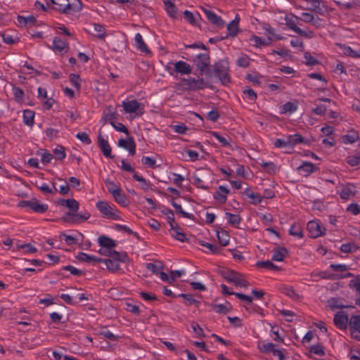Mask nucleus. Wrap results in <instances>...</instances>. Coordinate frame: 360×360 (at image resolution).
<instances>
[{"label":"nucleus","instance_id":"nucleus-1","mask_svg":"<svg viewBox=\"0 0 360 360\" xmlns=\"http://www.w3.org/2000/svg\"><path fill=\"white\" fill-rule=\"evenodd\" d=\"M58 205L65 207L69 210V212L65 213L63 216V219L65 221L71 223H80L87 220L90 217L89 213L84 214L81 213H77L79 210V202L73 199H59L58 201Z\"/></svg>","mask_w":360,"mask_h":360},{"label":"nucleus","instance_id":"nucleus-2","mask_svg":"<svg viewBox=\"0 0 360 360\" xmlns=\"http://www.w3.org/2000/svg\"><path fill=\"white\" fill-rule=\"evenodd\" d=\"M53 9L65 15H73L82 8L80 0H50Z\"/></svg>","mask_w":360,"mask_h":360},{"label":"nucleus","instance_id":"nucleus-3","mask_svg":"<svg viewBox=\"0 0 360 360\" xmlns=\"http://www.w3.org/2000/svg\"><path fill=\"white\" fill-rule=\"evenodd\" d=\"M96 207L99 211L101 215L105 219L110 220L121 219L120 212L111 202L106 200H98L96 202Z\"/></svg>","mask_w":360,"mask_h":360},{"label":"nucleus","instance_id":"nucleus-4","mask_svg":"<svg viewBox=\"0 0 360 360\" xmlns=\"http://www.w3.org/2000/svg\"><path fill=\"white\" fill-rule=\"evenodd\" d=\"M221 276L228 283H233L236 286L245 288L249 286L248 281L238 272L233 270H226L222 272Z\"/></svg>","mask_w":360,"mask_h":360},{"label":"nucleus","instance_id":"nucleus-5","mask_svg":"<svg viewBox=\"0 0 360 360\" xmlns=\"http://www.w3.org/2000/svg\"><path fill=\"white\" fill-rule=\"evenodd\" d=\"M122 106L126 113L134 114L137 117L141 116L145 112L144 105L136 99H126L122 102Z\"/></svg>","mask_w":360,"mask_h":360},{"label":"nucleus","instance_id":"nucleus-6","mask_svg":"<svg viewBox=\"0 0 360 360\" xmlns=\"http://www.w3.org/2000/svg\"><path fill=\"white\" fill-rule=\"evenodd\" d=\"M228 71L229 63L225 60H219L214 65L215 76L224 85L229 84L231 81Z\"/></svg>","mask_w":360,"mask_h":360},{"label":"nucleus","instance_id":"nucleus-7","mask_svg":"<svg viewBox=\"0 0 360 360\" xmlns=\"http://www.w3.org/2000/svg\"><path fill=\"white\" fill-rule=\"evenodd\" d=\"M309 236L318 238L325 233L326 229L318 220H311L308 222L307 226Z\"/></svg>","mask_w":360,"mask_h":360},{"label":"nucleus","instance_id":"nucleus-8","mask_svg":"<svg viewBox=\"0 0 360 360\" xmlns=\"http://www.w3.org/2000/svg\"><path fill=\"white\" fill-rule=\"evenodd\" d=\"M195 63L198 70L200 71V75H202V72H209V66L210 63V56L206 53L198 54L195 59Z\"/></svg>","mask_w":360,"mask_h":360},{"label":"nucleus","instance_id":"nucleus-9","mask_svg":"<svg viewBox=\"0 0 360 360\" xmlns=\"http://www.w3.org/2000/svg\"><path fill=\"white\" fill-rule=\"evenodd\" d=\"M330 268L336 273L333 274V279H340L344 278H349L353 275L348 272L349 266L346 264H331Z\"/></svg>","mask_w":360,"mask_h":360},{"label":"nucleus","instance_id":"nucleus-10","mask_svg":"<svg viewBox=\"0 0 360 360\" xmlns=\"http://www.w3.org/2000/svg\"><path fill=\"white\" fill-rule=\"evenodd\" d=\"M351 335L356 340H360V315L352 316L349 322Z\"/></svg>","mask_w":360,"mask_h":360},{"label":"nucleus","instance_id":"nucleus-11","mask_svg":"<svg viewBox=\"0 0 360 360\" xmlns=\"http://www.w3.org/2000/svg\"><path fill=\"white\" fill-rule=\"evenodd\" d=\"M358 191L356 186L351 183L342 185L340 191L338 193L341 199L347 200L352 197H354Z\"/></svg>","mask_w":360,"mask_h":360},{"label":"nucleus","instance_id":"nucleus-12","mask_svg":"<svg viewBox=\"0 0 360 360\" xmlns=\"http://www.w3.org/2000/svg\"><path fill=\"white\" fill-rule=\"evenodd\" d=\"M190 90L203 89L207 86V82L202 78H188L183 80Z\"/></svg>","mask_w":360,"mask_h":360},{"label":"nucleus","instance_id":"nucleus-13","mask_svg":"<svg viewBox=\"0 0 360 360\" xmlns=\"http://www.w3.org/2000/svg\"><path fill=\"white\" fill-rule=\"evenodd\" d=\"M76 258L80 262H86L92 265H96L103 262L102 258L97 257L95 255H89L85 252H79Z\"/></svg>","mask_w":360,"mask_h":360},{"label":"nucleus","instance_id":"nucleus-14","mask_svg":"<svg viewBox=\"0 0 360 360\" xmlns=\"http://www.w3.org/2000/svg\"><path fill=\"white\" fill-rule=\"evenodd\" d=\"M118 146L124 148L131 155L136 153V143L134 139L130 137L127 139H120L117 143Z\"/></svg>","mask_w":360,"mask_h":360},{"label":"nucleus","instance_id":"nucleus-15","mask_svg":"<svg viewBox=\"0 0 360 360\" xmlns=\"http://www.w3.org/2000/svg\"><path fill=\"white\" fill-rule=\"evenodd\" d=\"M98 144L104 156L109 158H113L111 155L112 149L108 140L105 139L101 134L98 136Z\"/></svg>","mask_w":360,"mask_h":360},{"label":"nucleus","instance_id":"nucleus-16","mask_svg":"<svg viewBox=\"0 0 360 360\" xmlns=\"http://www.w3.org/2000/svg\"><path fill=\"white\" fill-rule=\"evenodd\" d=\"M334 324L340 329H345L348 322V316L346 312L338 311L334 316Z\"/></svg>","mask_w":360,"mask_h":360},{"label":"nucleus","instance_id":"nucleus-17","mask_svg":"<svg viewBox=\"0 0 360 360\" xmlns=\"http://www.w3.org/2000/svg\"><path fill=\"white\" fill-rule=\"evenodd\" d=\"M288 148H293L297 144L303 143L308 145L309 143V141L303 138L299 134H294L286 136Z\"/></svg>","mask_w":360,"mask_h":360},{"label":"nucleus","instance_id":"nucleus-18","mask_svg":"<svg viewBox=\"0 0 360 360\" xmlns=\"http://www.w3.org/2000/svg\"><path fill=\"white\" fill-rule=\"evenodd\" d=\"M202 11L204 12L206 18L214 25L219 27L224 25L225 22L223 19L214 11L207 8H202Z\"/></svg>","mask_w":360,"mask_h":360},{"label":"nucleus","instance_id":"nucleus-19","mask_svg":"<svg viewBox=\"0 0 360 360\" xmlns=\"http://www.w3.org/2000/svg\"><path fill=\"white\" fill-rule=\"evenodd\" d=\"M239 22H240V17L237 14L235 16V18L230 22L227 26V36L226 37H235L238 33V29H239Z\"/></svg>","mask_w":360,"mask_h":360},{"label":"nucleus","instance_id":"nucleus-20","mask_svg":"<svg viewBox=\"0 0 360 360\" xmlns=\"http://www.w3.org/2000/svg\"><path fill=\"white\" fill-rule=\"evenodd\" d=\"M340 140L344 144H352L359 140V135L357 131L352 129L342 136Z\"/></svg>","mask_w":360,"mask_h":360},{"label":"nucleus","instance_id":"nucleus-21","mask_svg":"<svg viewBox=\"0 0 360 360\" xmlns=\"http://www.w3.org/2000/svg\"><path fill=\"white\" fill-rule=\"evenodd\" d=\"M229 193V190L224 186H219L218 190L213 194L214 200L221 204H224L227 200V195Z\"/></svg>","mask_w":360,"mask_h":360},{"label":"nucleus","instance_id":"nucleus-22","mask_svg":"<svg viewBox=\"0 0 360 360\" xmlns=\"http://www.w3.org/2000/svg\"><path fill=\"white\" fill-rule=\"evenodd\" d=\"M297 170L305 176H307L316 170L314 164L311 162L304 161L298 167Z\"/></svg>","mask_w":360,"mask_h":360},{"label":"nucleus","instance_id":"nucleus-23","mask_svg":"<svg viewBox=\"0 0 360 360\" xmlns=\"http://www.w3.org/2000/svg\"><path fill=\"white\" fill-rule=\"evenodd\" d=\"M174 70L182 75H187L191 72V65L182 60L177 61L174 63Z\"/></svg>","mask_w":360,"mask_h":360},{"label":"nucleus","instance_id":"nucleus-24","mask_svg":"<svg viewBox=\"0 0 360 360\" xmlns=\"http://www.w3.org/2000/svg\"><path fill=\"white\" fill-rule=\"evenodd\" d=\"M49 209V206L46 204H41L40 202L34 198L32 199L31 206H30V210L33 211L36 213H44L46 212Z\"/></svg>","mask_w":360,"mask_h":360},{"label":"nucleus","instance_id":"nucleus-25","mask_svg":"<svg viewBox=\"0 0 360 360\" xmlns=\"http://www.w3.org/2000/svg\"><path fill=\"white\" fill-rule=\"evenodd\" d=\"M135 46L141 52L146 53H150V51L148 49L146 44L142 35L140 33H136L134 37Z\"/></svg>","mask_w":360,"mask_h":360},{"label":"nucleus","instance_id":"nucleus-26","mask_svg":"<svg viewBox=\"0 0 360 360\" xmlns=\"http://www.w3.org/2000/svg\"><path fill=\"white\" fill-rule=\"evenodd\" d=\"M288 250L285 248L277 247L274 249L271 257L272 261L281 262L288 255Z\"/></svg>","mask_w":360,"mask_h":360},{"label":"nucleus","instance_id":"nucleus-27","mask_svg":"<svg viewBox=\"0 0 360 360\" xmlns=\"http://www.w3.org/2000/svg\"><path fill=\"white\" fill-rule=\"evenodd\" d=\"M250 40L252 43L253 46L257 48H259L261 46H269L271 43V39L270 37L264 39L259 37L256 35H252Z\"/></svg>","mask_w":360,"mask_h":360},{"label":"nucleus","instance_id":"nucleus-28","mask_svg":"<svg viewBox=\"0 0 360 360\" xmlns=\"http://www.w3.org/2000/svg\"><path fill=\"white\" fill-rule=\"evenodd\" d=\"M79 237L83 238V235L80 233H78L77 235H67L62 233L59 236V238L60 240H65L66 244L68 245H72L77 243Z\"/></svg>","mask_w":360,"mask_h":360},{"label":"nucleus","instance_id":"nucleus-29","mask_svg":"<svg viewBox=\"0 0 360 360\" xmlns=\"http://www.w3.org/2000/svg\"><path fill=\"white\" fill-rule=\"evenodd\" d=\"M34 112L32 110L27 109L23 110V123L25 125L32 127L34 124Z\"/></svg>","mask_w":360,"mask_h":360},{"label":"nucleus","instance_id":"nucleus-30","mask_svg":"<svg viewBox=\"0 0 360 360\" xmlns=\"http://www.w3.org/2000/svg\"><path fill=\"white\" fill-rule=\"evenodd\" d=\"M98 243L101 248H108L110 250L116 245L114 240L105 236H99L98 238Z\"/></svg>","mask_w":360,"mask_h":360},{"label":"nucleus","instance_id":"nucleus-31","mask_svg":"<svg viewBox=\"0 0 360 360\" xmlns=\"http://www.w3.org/2000/svg\"><path fill=\"white\" fill-rule=\"evenodd\" d=\"M225 218L228 223L234 227H238L242 221L240 215L230 212L225 213Z\"/></svg>","mask_w":360,"mask_h":360},{"label":"nucleus","instance_id":"nucleus-32","mask_svg":"<svg viewBox=\"0 0 360 360\" xmlns=\"http://www.w3.org/2000/svg\"><path fill=\"white\" fill-rule=\"evenodd\" d=\"M109 257L119 263L127 262L129 260V257L124 252H119L112 250L111 252H109Z\"/></svg>","mask_w":360,"mask_h":360},{"label":"nucleus","instance_id":"nucleus-33","mask_svg":"<svg viewBox=\"0 0 360 360\" xmlns=\"http://www.w3.org/2000/svg\"><path fill=\"white\" fill-rule=\"evenodd\" d=\"M244 193L250 199V202L253 205H258L262 201V195L259 193L252 192L249 188L245 190Z\"/></svg>","mask_w":360,"mask_h":360},{"label":"nucleus","instance_id":"nucleus-34","mask_svg":"<svg viewBox=\"0 0 360 360\" xmlns=\"http://www.w3.org/2000/svg\"><path fill=\"white\" fill-rule=\"evenodd\" d=\"M170 229L172 231L171 236L176 240L181 242H184L186 240V235L181 231V229L176 224L174 225L173 228H170Z\"/></svg>","mask_w":360,"mask_h":360},{"label":"nucleus","instance_id":"nucleus-35","mask_svg":"<svg viewBox=\"0 0 360 360\" xmlns=\"http://www.w3.org/2000/svg\"><path fill=\"white\" fill-rule=\"evenodd\" d=\"M297 110V105L292 102H287L279 107L281 114H292Z\"/></svg>","mask_w":360,"mask_h":360},{"label":"nucleus","instance_id":"nucleus-36","mask_svg":"<svg viewBox=\"0 0 360 360\" xmlns=\"http://www.w3.org/2000/svg\"><path fill=\"white\" fill-rule=\"evenodd\" d=\"M133 179L139 182V188L145 191H148L150 188V181L143 178L137 172L133 174Z\"/></svg>","mask_w":360,"mask_h":360},{"label":"nucleus","instance_id":"nucleus-37","mask_svg":"<svg viewBox=\"0 0 360 360\" xmlns=\"http://www.w3.org/2000/svg\"><path fill=\"white\" fill-rule=\"evenodd\" d=\"M115 202L121 206L127 207L128 205L127 202V197L125 194L122 192V189H120L114 194H112Z\"/></svg>","mask_w":360,"mask_h":360},{"label":"nucleus","instance_id":"nucleus-38","mask_svg":"<svg viewBox=\"0 0 360 360\" xmlns=\"http://www.w3.org/2000/svg\"><path fill=\"white\" fill-rule=\"evenodd\" d=\"M167 15L172 18H176L177 9L172 1H167L164 4Z\"/></svg>","mask_w":360,"mask_h":360},{"label":"nucleus","instance_id":"nucleus-39","mask_svg":"<svg viewBox=\"0 0 360 360\" xmlns=\"http://www.w3.org/2000/svg\"><path fill=\"white\" fill-rule=\"evenodd\" d=\"M341 50L343 54L345 56L353 58H360V51L354 50L350 46L347 45H342Z\"/></svg>","mask_w":360,"mask_h":360},{"label":"nucleus","instance_id":"nucleus-40","mask_svg":"<svg viewBox=\"0 0 360 360\" xmlns=\"http://www.w3.org/2000/svg\"><path fill=\"white\" fill-rule=\"evenodd\" d=\"M217 237L219 243L222 246H226L229 243V235L225 230L221 229L217 231Z\"/></svg>","mask_w":360,"mask_h":360},{"label":"nucleus","instance_id":"nucleus-41","mask_svg":"<svg viewBox=\"0 0 360 360\" xmlns=\"http://www.w3.org/2000/svg\"><path fill=\"white\" fill-rule=\"evenodd\" d=\"M116 111L112 106H108L104 110V116L103 120L109 122L110 124L114 122V120L116 118Z\"/></svg>","mask_w":360,"mask_h":360},{"label":"nucleus","instance_id":"nucleus-42","mask_svg":"<svg viewBox=\"0 0 360 360\" xmlns=\"http://www.w3.org/2000/svg\"><path fill=\"white\" fill-rule=\"evenodd\" d=\"M289 233L298 238H302L303 237L302 226L300 224H293L289 230Z\"/></svg>","mask_w":360,"mask_h":360},{"label":"nucleus","instance_id":"nucleus-43","mask_svg":"<svg viewBox=\"0 0 360 360\" xmlns=\"http://www.w3.org/2000/svg\"><path fill=\"white\" fill-rule=\"evenodd\" d=\"M212 136L215 138L223 146H229L231 143V138L228 136H224L217 131H212Z\"/></svg>","mask_w":360,"mask_h":360},{"label":"nucleus","instance_id":"nucleus-44","mask_svg":"<svg viewBox=\"0 0 360 360\" xmlns=\"http://www.w3.org/2000/svg\"><path fill=\"white\" fill-rule=\"evenodd\" d=\"M102 263H105L106 268L110 271H116L120 268V263L112 259H103Z\"/></svg>","mask_w":360,"mask_h":360},{"label":"nucleus","instance_id":"nucleus-45","mask_svg":"<svg viewBox=\"0 0 360 360\" xmlns=\"http://www.w3.org/2000/svg\"><path fill=\"white\" fill-rule=\"evenodd\" d=\"M53 49L56 51L62 52L66 47V43L59 37H55L53 40Z\"/></svg>","mask_w":360,"mask_h":360},{"label":"nucleus","instance_id":"nucleus-46","mask_svg":"<svg viewBox=\"0 0 360 360\" xmlns=\"http://www.w3.org/2000/svg\"><path fill=\"white\" fill-rule=\"evenodd\" d=\"M185 19L192 25H195L200 18L199 13L194 15L191 11L186 10L184 12Z\"/></svg>","mask_w":360,"mask_h":360},{"label":"nucleus","instance_id":"nucleus-47","mask_svg":"<svg viewBox=\"0 0 360 360\" xmlns=\"http://www.w3.org/2000/svg\"><path fill=\"white\" fill-rule=\"evenodd\" d=\"M231 307L229 303L217 304L213 306V310L218 314H226L229 312Z\"/></svg>","mask_w":360,"mask_h":360},{"label":"nucleus","instance_id":"nucleus-48","mask_svg":"<svg viewBox=\"0 0 360 360\" xmlns=\"http://www.w3.org/2000/svg\"><path fill=\"white\" fill-rule=\"evenodd\" d=\"M259 349L264 354L272 353L274 349L276 348V345L272 342H263L259 345Z\"/></svg>","mask_w":360,"mask_h":360},{"label":"nucleus","instance_id":"nucleus-49","mask_svg":"<svg viewBox=\"0 0 360 360\" xmlns=\"http://www.w3.org/2000/svg\"><path fill=\"white\" fill-rule=\"evenodd\" d=\"M70 82L75 88L77 89V91L80 90L82 79L79 75L74 73H71L70 75Z\"/></svg>","mask_w":360,"mask_h":360},{"label":"nucleus","instance_id":"nucleus-50","mask_svg":"<svg viewBox=\"0 0 360 360\" xmlns=\"http://www.w3.org/2000/svg\"><path fill=\"white\" fill-rule=\"evenodd\" d=\"M287 25L288 27L292 31H294L295 32H296L297 34L301 35V36H304V37H306L307 36V34L305 31L301 30L299 27L297 26L296 23L292 21V20H289L287 22Z\"/></svg>","mask_w":360,"mask_h":360},{"label":"nucleus","instance_id":"nucleus-51","mask_svg":"<svg viewBox=\"0 0 360 360\" xmlns=\"http://www.w3.org/2000/svg\"><path fill=\"white\" fill-rule=\"evenodd\" d=\"M256 266L262 267V268L271 269V270H278V268L276 265H275L271 261H269V260L259 261L256 263Z\"/></svg>","mask_w":360,"mask_h":360},{"label":"nucleus","instance_id":"nucleus-52","mask_svg":"<svg viewBox=\"0 0 360 360\" xmlns=\"http://www.w3.org/2000/svg\"><path fill=\"white\" fill-rule=\"evenodd\" d=\"M262 167L265 169L269 173L275 174L278 171V167L272 162H264L261 164Z\"/></svg>","mask_w":360,"mask_h":360},{"label":"nucleus","instance_id":"nucleus-53","mask_svg":"<svg viewBox=\"0 0 360 360\" xmlns=\"http://www.w3.org/2000/svg\"><path fill=\"white\" fill-rule=\"evenodd\" d=\"M12 91L16 102H22L23 101L24 92L20 88L14 86L12 88Z\"/></svg>","mask_w":360,"mask_h":360},{"label":"nucleus","instance_id":"nucleus-54","mask_svg":"<svg viewBox=\"0 0 360 360\" xmlns=\"http://www.w3.org/2000/svg\"><path fill=\"white\" fill-rule=\"evenodd\" d=\"M162 213L166 215L167 222L169 224L170 228H173L174 225L176 224L174 221V214L170 209H164Z\"/></svg>","mask_w":360,"mask_h":360},{"label":"nucleus","instance_id":"nucleus-55","mask_svg":"<svg viewBox=\"0 0 360 360\" xmlns=\"http://www.w3.org/2000/svg\"><path fill=\"white\" fill-rule=\"evenodd\" d=\"M346 162L352 167L360 165V154L348 156Z\"/></svg>","mask_w":360,"mask_h":360},{"label":"nucleus","instance_id":"nucleus-56","mask_svg":"<svg viewBox=\"0 0 360 360\" xmlns=\"http://www.w3.org/2000/svg\"><path fill=\"white\" fill-rule=\"evenodd\" d=\"M282 292L293 300H297L299 297L298 294L292 287L285 286L282 288Z\"/></svg>","mask_w":360,"mask_h":360},{"label":"nucleus","instance_id":"nucleus-57","mask_svg":"<svg viewBox=\"0 0 360 360\" xmlns=\"http://www.w3.org/2000/svg\"><path fill=\"white\" fill-rule=\"evenodd\" d=\"M99 335L112 341H117L119 339V336L114 335L109 330H103L99 332Z\"/></svg>","mask_w":360,"mask_h":360},{"label":"nucleus","instance_id":"nucleus-58","mask_svg":"<svg viewBox=\"0 0 360 360\" xmlns=\"http://www.w3.org/2000/svg\"><path fill=\"white\" fill-rule=\"evenodd\" d=\"M94 31L96 32V37L98 39H104L105 37V27L100 24L94 25Z\"/></svg>","mask_w":360,"mask_h":360},{"label":"nucleus","instance_id":"nucleus-59","mask_svg":"<svg viewBox=\"0 0 360 360\" xmlns=\"http://www.w3.org/2000/svg\"><path fill=\"white\" fill-rule=\"evenodd\" d=\"M142 164L148 166L150 168H155L156 167V160L155 158L149 156H143L141 158Z\"/></svg>","mask_w":360,"mask_h":360},{"label":"nucleus","instance_id":"nucleus-60","mask_svg":"<svg viewBox=\"0 0 360 360\" xmlns=\"http://www.w3.org/2000/svg\"><path fill=\"white\" fill-rule=\"evenodd\" d=\"M146 268L148 271H150L155 274H159V273L162 269V266L161 264H153V263H148L146 264Z\"/></svg>","mask_w":360,"mask_h":360},{"label":"nucleus","instance_id":"nucleus-61","mask_svg":"<svg viewBox=\"0 0 360 360\" xmlns=\"http://www.w3.org/2000/svg\"><path fill=\"white\" fill-rule=\"evenodd\" d=\"M236 64L241 68H247L250 65V58L246 55L242 56L237 59Z\"/></svg>","mask_w":360,"mask_h":360},{"label":"nucleus","instance_id":"nucleus-62","mask_svg":"<svg viewBox=\"0 0 360 360\" xmlns=\"http://www.w3.org/2000/svg\"><path fill=\"white\" fill-rule=\"evenodd\" d=\"M76 138L81 141L83 143L89 145L91 140L86 132H79L76 134Z\"/></svg>","mask_w":360,"mask_h":360},{"label":"nucleus","instance_id":"nucleus-63","mask_svg":"<svg viewBox=\"0 0 360 360\" xmlns=\"http://www.w3.org/2000/svg\"><path fill=\"white\" fill-rule=\"evenodd\" d=\"M54 154L56 155L57 158L58 160H63L65 158L66 154L65 152L64 147L61 146H58L54 150H53Z\"/></svg>","mask_w":360,"mask_h":360},{"label":"nucleus","instance_id":"nucleus-64","mask_svg":"<svg viewBox=\"0 0 360 360\" xmlns=\"http://www.w3.org/2000/svg\"><path fill=\"white\" fill-rule=\"evenodd\" d=\"M347 211L354 215H357L360 213V205L351 203L347 206Z\"/></svg>","mask_w":360,"mask_h":360}]
</instances>
